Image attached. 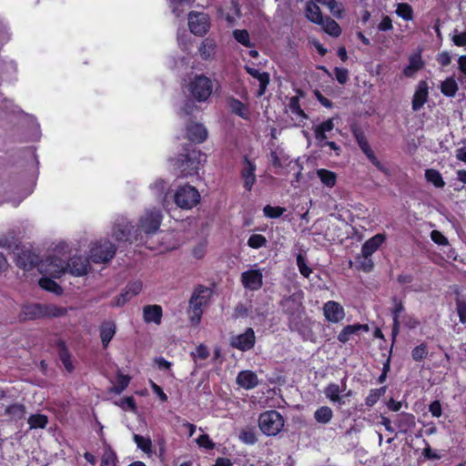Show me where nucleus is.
<instances>
[{"instance_id":"f257e3e1","label":"nucleus","mask_w":466,"mask_h":466,"mask_svg":"<svg viewBox=\"0 0 466 466\" xmlns=\"http://www.w3.org/2000/svg\"><path fill=\"white\" fill-rule=\"evenodd\" d=\"M162 221V215L157 209H148L139 219L138 228L132 233L131 229L133 227L130 222L125 217L117 218L115 221L113 229H112V237L118 243L122 242H129L132 243L134 241L144 240L142 233L148 236L156 233Z\"/></svg>"},{"instance_id":"f03ea898","label":"nucleus","mask_w":466,"mask_h":466,"mask_svg":"<svg viewBox=\"0 0 466 466\" xmlns=\"http://www.w3.org/2000/svg\"><path fill=\"white\" fill-rule=\"evenodd\" d=\"M212 295L211 289L198 287L189 300L188 314L193 323H199L203 313V307L207 306Z\"/></svg>"},{"instance_id":"7ed1b4c3","label":"nucleus","mask_w":466,"mask_h":466,"mask_svg":"<svg viewBox=\"0 0 466 466\" xmlns=\"http://www.w3.org/2000/svg\"><path fill=\"white\" fill-rule=\"evenodd\" d=\"M205 161L206 156L199 150L192 148L187 149V154L181 155L175 165L180 169L182 176L187 177L196 174Z\"/></svg>"},{"instance_id":"20e7f679","label":"nucleus","mask_w":466,"mask_h":466,"mask_svg":"<svg viewBox=\"0 0 466 466\" xmlns=\"http://www.w3.org/2000/svg\"><path fill=\"white\" fill-rule=\"evenodd\" d=\"M284 422L283 416L274 410H267L258 417V427L267 436L278 435L282 431Z\"/></svg>"},{"instance_id":"39448f33","label":"nucleus","mask_w":466,"mask_h":466,"mask_svg":"<svg viewBox=\"0 0 466 466\" xmlns=\"http://www.w3.org/2000/svg\"><path fill=\"white\" fill-rule=\"evenodd\" d=\"M188 91L198 102H206L213 91L212 81L206 76L198 75L189 82Z\"/></svg>"},{"instance_id":"423d86ee","label":"nucleus","mask_w":466,"mask_h":466,"mask_svg":"<svg viewBox=\"0 0 466 466\" xmlns=\"http://www.w3.org/2000/svg\"><path fill=\"white\" fill-rule=\"evenodd\" d=\"M199 200L200 194L198 190L195 187L189 185L179 187L174 195V201L176 205L182 209L193 208L198 205Z\"/></svg>"},{"instance_id":"0eeeda50","label":"nucleus","mask_w":466,"mask_h":466,"mask_svg":"<svg viewBox=\"0 0 466 466\" xmlns=\"http://www.w3.org/2000/svg\"><path fill=\"white\" fill-rule=\"evenodd\" d=\"M38 270L42 275L56 279L66 271V259L54 254L48 256L38 264Z\"/></svg>"},{"instance_id":"6e6552de","label":"nucleus","mask_w":466,"mask_h":466,"mask_svg":"<svg viewBox=\"0 0 466 466\" xmlns=\"http://www.w3.org/2000/svg\"><path fill=\"white\" fill-rule=\"evenodd\" d=\"M116 254V247L108 239L95 242L90 248V258L94 263H106Z\"/></svg>"},{"instance_id":"1a4fd4ad","label":"nucleus","mask_w":466,"mask_h":466,"mask_svg":"<svg viewBox=\"0 0 466 466\" xmlns=\"http://www.w3.org/2000/svg\"><path fill=\"white\" fill-rule=\"evenodd\" d=\"M188 26L196 35H205L209 28L208 15L202 12H191L188 15Z\"/></svg>"},{"instance_id":"9d476101","label":"nucleus","mask_w":466,"mask_h":466,"mask_svg":"<svg viewBox=\"0 0 466 466\" xmlns=\"http://www.w3.org/2000/svg\"><path fill=\"white\" fill-rule=\"evenodd\" d=\"M256 336L253 329L248 328L243 333L231 336L230 345L241 351H247L255 345Z\"/></svg>"},{"instance_id":"9b49d317","label":"nucleus","mask_w":466,"mask_h":466,"mask_svg":"<svg viewBox=\"0 0 466 466\" xmlns=\"http://www.w3.org/2000/svg\"><path fill=\"white\" fill-rule=\"evenodd\" d=\"M322 309L325 319L331 323H339L342 321L346 316L343 306L334 300L325 302Z\"/></svg>"},{"instance_id":"f8f14e48","label":"nucleus","mask_w":466,"mask_h":466,"mask_svg":"<svg viewBox=\"0 0 466 466\" xmlns=\"http://www.w3.org/2000/svg\"><path fill=\"white\" fill-rule=\"evenodd\" d=\"M143 284L140 280H135L129 282L126 288L122 290L119 296H117L113 301L112 305L115 307H121L129 301L133 297L139 294L142 290Z\"/></svg>"},{"instance_id":"ddd939ff","label":"nucleus","mask_w":466,"mask_h":466,"mask_svg":"<svg viewBox=\"0 0 466 466\" xmlns=\"http://www.w3.org/2000/svg\"><path fill=\"white\" fill-rule=\"evenodd\" d=\"M241 282L245 289L258 290L263 285L261 269H248L241 274Z\"/></svg>"},{"instance_id":"4468645a","label":"nucleus","mask_w":466,"mask_h":466,"mask_svg":"<svg viewBox=\"0 0 466 466\" xmlns=\"http://www.w3.org/2000/svg\"><path fill=\"white\" fill-rule=\"evenodd\" d=\"M356 140L358 142L359 147L366 155L368 159L381 172L386 175H390V170L382 164L375 156L374 152L370 148L367 139L361 134H356Z\"/></svg>"},{"instance_id":"2eb2a0df","label":"nucleus","mask_w":466,"mask_h":466,"mask_svg":"<svg viewBox=\"0 0 466 466\" xmlns=\"http://www.w3.org/2000/svg\"><path fill=\"white\" fill-rule=\"evenodd\" d=\"M66 270L74 276L86 275L89 268L90 264L88 258L82 256H74L68 262H66Z\"/></svg>"},{"instance_id":"dca6fc26","label":"nucleus","mask_w":466,"mask_h":466,"mask_svg":"<svg viewBox=\"0 0 466 466\" xmlns=\"http://www.w3.org/2000/svg\"><path fill=\"white\" fill-rule=\"evenodd\" d=\"M287 112L296 126H303L308 118V116L301 109L299 99L297 96H292L289 99Z\"/></svg>"},{"instance_id":"f3484780","label":"nucleus","mask_w":466,"mask_h":466,"mask_svg":"<svg viewBox=\"0 0 466 466\" xmlns=\"http://www.w3.org/2000/svg\"><path fill=\"white\" fill-rule=\"evenodd\" d=\"M368 332L369 326L366 324H353L345 326L338 335V340L341 343H347L354 336L359 335L360 332Z\"/></svg>"},{"instance_id":"a211bd4d","label":"nucleus","mask_w":466,"mask_h":466,"mask_svg":"<svg viewBox=\"0 0 466 466\" xmlns=\"http://www.w3.org/2000/svg\"><path fill=\"white\" fill-rule=\"evenodd\" d=\"M237 384L245 390H252L258 385V378L252 370H242L236 378Z\"/></svg>"},{"instance_id":"6ab92c4d","label":"nucleus","mask_w":466,"mask_h":466,"mask_svg":"<svg viewBox=\"0 0 466 466\" xmlns=\"http://www.w3.org/2000/svg\"><path fill=\"white\" fill-rule=\"evenodd\" d=\"M255 171L256 165L246 157L241 169V177L243 179L244 187L248 191L252 189L256 182Z\"/></svg>"},{"instance_id":"aec40b11","label":"nucleus","mask_w":466,"mask_h":466,"mask_svg":"<svg viewBox=\"0 0 466 466\" xmlns=\"http://www.w3.org/2000/svg\"><path fill=\"white\" fill-rule=\"evenodd\" d=\"M324 395L333 404H337L339 407L345 405L346 401L344 396H342L343 389L336 383H329L324 389Z\"/></svg>"},{"instance_id":"412c9836","label":"nucleus","mask_w":466,"mask_h":466,"mask_svg":"<svg viewBox=\"0 0 466 466\" xmlns=\"http://www.w3.org/2000/svg\"><path fill=\"white\" fill-rule=\"evenodd\" d=\"M38 258L30 250H21L16 255V265L25 269L29 270L35 265L38 267Z\"/></svg>"},{"instance_id":"4be33fe9","label":"nucleus","mask_w":466,"mask_h":466,"mask_svg":"<svg viewBox=\"0 0 466 466\" xmlns=\"http://www.w3.org/2000/svg\"><path fill=\"white\" fill-rule=\"evenodd\" d=\"M424 66V62L420 52L412 54L409 57V64L404 67L403 74L407 77H412Z\"/></svg>"},{"instance_id":"5701e85b","label":"nucleus","mask_w":466,"mask_h":466,"mask_svg":"<svg viewBox=\"0 0 466 466\" xmlns=\"http://www.w3.org/2000/svg\"><path fill=\"white\" fill-rule=\"evenodd\" d=\"M428 98V86L425 81H420L417 86L412 99V109L418 111L426 103Z\"/></svg>"},{"instance_id":"b1692460","label":"nucleus","mask_w":466,"mask_h":466,"mask_svg":"<svg viewBox=\"0 0 466 466\" xmlns=\"http://www.w3.org/2000/svg\"><path fill=\"white\" fill-rule=\"evenodd\" d=\"M245 69L250 76L256 78L259 83L258 96H263L269 83V75L267 72H259V70L248 66H245Z\"/></svg>"},{"instance_id":"393cba45","label":"nucleus","mask_w":466,"mask_h":466,"mask_svg":"<svg viewBox=\"0 0 466 466\" xmlns=\"http://www.w3.org/2000/svg\"><path fill=\"white\" fill-rule=\"evenodd\" d=\"M187 135L189 140L201 143L207 138L208 132L203 125L192 123L187 127Z\"/></svg>"},{"instance_id":"a878e982","label":"nucleus","mask_w":466,"mask_h":466,"mask_svg":"<svg viewBox=\"0 0 466 466\" xmlns=\"http://www.w3.org/2000/svg\"><path fill=\"white\" fill-rule=\"evenodd\" d=\"M386 238L383 234H377L368 239L361 248V254L365 257H370L385 241Z\"/></svg>"},{"instance_id":"bb28decb","label":"nucleus","mask_w":466,"mask_h":466,"mask_svg":"<svg viewBox=\"0 0 466 466\" xmlns=\"http://www.w3.org/2000/svg\"><path fill=\"white\" fill-rule=\"evenodd\" d=\"M143 318L147 323L160 324L162 309L158 305H148L143 309Z\"/></svg>"},{"instance_id":"cd10ccee","label":"nucleus","mask_w":466,"mask_h":466,"mask_svg":"<svg viewBox=\"0 0 466 466\" xmlns=\"http://www.w3.org/2000/svg\"><path fill=\"white\" fill-rule=\"evenodd\" d=\"M334 118H329L314 127V135L318 143L324 142L328 138L327 133L333 130Z\"/></svg>"},{"instance_id":"c85d7f7f","label":"nucleus","mask_w":466,"mask_h":466,"mask_svg":"<svg viewBox=\"0 0 466 466\" xmlns=\"http://www.w3.org/2000/svg\"><path fill=\"white\" fill-rule=\"evenodd\" d=\"M228 104L232 113L246 120L249 118L250 111L247 105L233 97L228 99Z\"/></svg>"},{"instance_id":"c756f323","label":"nucleus","mask_w":466,"mask_h":466,"mask_svg":"<svg viewBox=\"0 0 466 466\" xmlns=\"http://www.w3.org/2000/svg\"><path fill=\"white\" fill-rule=\"evenodd\" d=\"M305 12L307 18L310 22L317 25L323 22L324 17L322 16L321 11L314 1L309 0L307 2Z\"/></svg>"},{"instance_id":"7c9ffc66","label":"nucleus","mask_w":466,"mask_h":466,"mask_svg":"<svg viewBox=\"0 0 466 466\" xmlns=\"http://www.w3.org/2000/svg\"><path fill=\"white\" fill-rule=\"evenodd\" d=\"M116 334V324L113 321H105L100 326V338L104 348H106Z\"/></svg>"},{"instance_id":"2f4dec72","label":"nucleus","mask_w":466,"mask_h":466,"mask_svg":"<svg viewBox=\"0 0 466 466\" xmlns=\"http://www.w3.org/2000/svg\"><path fill=\"white\" fill-rule=\"evenodd\" d=\"M5 414L8 416L11 420L17 421L25 418L26 409L22 403H14L5 408Z\"/></svg>"},{"instance_id":"473e14b6","label":"nucleus","mask_w":466,"mask_h":466,"mask_svg":"<svg viewBox=\"0 0 466 466\" xmlns=\"http://www.w3.org/2000/svg\"><path fill=\"white\" fill-rule=\"evenodd\" d=\"M270 161L275 167L283 168L290 165L289 157L280 149L270 152Z\"/></svg>"},{"instance_id":"72a5a7b5","label":"nucleus","mask_w":466,"mask_h":466,"mask_svg":"<svg viewBox=\"0 0 466 466\" xmlns=\"http://www.w3.org/2000/svg\"><path fill=\"white\" fill-rule=\"evenodd\" d=\"M395 423L400 432H407L415 426V419L412 414L400 413L397 416Z\"/></svg>"},{"instance_id":"f704fd0d","label":"nucleus","mask_w":466,"mask_h":466,"mask_svg":"<svg viewBox=\"0 0 466 466\" xmlns=\"http://www.w3.org/2000/svg\"><path fill=\"white\" fill-rule=\"evenodd\" d=\"M440 89L444 96L453 97L459 86L454 77L450 76L441 83Z\"/></svg>"},{"instance_id":"c9c22d12","label":"nucleus","mask_w":466,"mask_h":466,"mask_svg":"<svg viewBox=\"0 0 466 466\" xmlns=\"http://www.w3.org/2000/svg\"><path fill=\"white\" fill-rule=\"evenodd\" d=\"M53 278L43 275V277L39 279V286L47 291L53 292L54 294L60 295L63 292L62 288L52 279Z\"/></svg>"},{"instance_id":"e433bc0d","label":"nucleus","mask_w":466,"mask_h":466,"mask_svg":"<svg viewBox=\"0 0 466 466\" xmlns=\"http://www.w3.org/2000/svg\"><path fill=\"white\" fill-rule=\"evenodd\" d=\"M24 319H36L45 317L44 305L33 304L25 306L22 309Z\"/></svg>"},{"instance_id":"4c0bfd02","label":"nucleus","mask_w":466,"mask_h":466,"mask_svg":"<svg viewBox=\"0 0 466 466\" xmlns=\"http://www.w3.org/2000/svg\"><path fill=\"white\" fill-rule=\"evenodd\" d=\"M317 176L321 183L327 187H333L337 182V175L328 169L320 168L317 170Z\"/></svg>"},{"instance_id":"58836bf2","label":"nucleus","mask_w":466,"mask_h":466,"mask_svg":"<svg viewBox=\"0 0 466 466\" xmlns=\"http://www.w3.org/2000/svg\"><path fill=\"white\" fill-rule=\"evenodd\" d=\"M425 179L428 183L432 184L435 187L442 188L445 186V182L441 174L433 168L425 170Z\"/></svg>"},{"instance_id":"ea45409f","label":"nucleus","mask_w":466,"mask_h":466,"mask_svg":"<svg viewBox=\"0 0 466 466\" xmlns=\"http://www.w3.org/2000/svg\"><path fill=\"white\" fill-rule=\"evenodd\" d=\"M159 252L176 249L179 246V242L176 239L174 233H166L161 238Z\"/></svg>"},{"instance_id":"a19ab883","label":"nucleus","mask_w":466,"mask_h":466,"mask_svg":"<svg viewBox=\"0 0 466 466\" xmlns=\"http://www.w3.org/2000/svg\"><path fill=\"white\" fill-rule=\"evenodd\" d=\"M333 417L332 410L328 406H321L314 412V419L321 424L329 423Z\"/></svg>"},{"instance_id":"79ce46f5","label":"nucleus","mask_w":466,"mask_h":466,"mask_svg":"<svg viewBox=\"0 0 466 466\" xmlns=\"http://www.w3.org/2000/svg\"><path fill=\"white\" fill-rule=\"evenodd\" d=\"M319 25L322 26L323 30L327 34L332 36L337 37L341 34V29L339 24L329 17L324 18L323 22L319 23Z\"/></svg>"},{"instance_id":"37998d69","label":"nucleus","mask_w":466,"mask_h":466,"mask_svg":"<svg viewBox=\"0 0 466 466\" xmlns=\"http://www.w3.org/2000/svg\"><path fill=\"white\" fill-rule=\"evenodd\" d=\"M283 308L288 314L293 316L300 312L302 306L296 299L289 297L283 301Z\"/></svg>"},{"instance_id":"c03bdc74","label":"nucleus","mask_w":466,"mask_h":466,"mask_svg":"<svg viewBox=\"0 0 466 466\" xmlns=\"http://www.w3.org/2000/svg\"><path fill=\"white\" fill-rule=\"evenodd\" d=\"M30 429H44L47 422V417L43 414L31 415L27 420Z\"/></svg>"},{"instance_id":"a18cd8bd","label":"nucleus","mask_w":466,"mask_h":466,"mask_svg":"<svg viewBox=\"0 0 466 466\" xmlns=\"http://www.w3.org/2000/svg\"><path fill=\"white\" fill-rule=\"evenodd\" d=\"M428 353V345L422 342L411 350V358L414 361H422L426 359Z\"/></svg>"},{"instance_id":"49530a36","label":"nucleus","mask_w":466,"mask_h":466,"mask_svg":"<svg viewBox=\"0 0 466 466\" xmlns=\"http://www.w3.org/2000/svg\"><path fill=\"white\" fill-rule=\"evenodd\" d=\"M404 310V307L400 302H398L397 300L394 301V308L392 310L393 315V329L392 333L396 334L399 331L400 329V313Z\"/></svg>"},{"instance_id":"de8ad7c7","label":"nucleus","mask_w":466,"mask_h":466,"mask_svg":"<svg viewBox=\"0 0 466 466\" xmlns=\"http://www.w3.org/2000/svg\"><path fill=\"white\" fill-rule=\"evenodd\" d=\"M234 38L246 47H251L253 44L250 41L249 34L247 30L236 29L233 31Z\"/></svg>"},{"instance_id":"09e8293b","label":"nucleus","mask_w":466,"mask_h":466,"mask_svg":"<svg viewBox=\"0 0 466 466\" xmlns=\"http://www.w3.org/2000/svg\"><path fill=\"white\" fill-rule=\"evenodd\" d=\"M396 14L406 21L412 20L413 18V11L411 6L405 3L398 4Z\"/></svg>"},{"instance_id":"8fccbe9b","label":"nucleus","mask_w":466,"mask_h":466,"mask_svg":"<svg viewBox=\"0 0 466 466\" xmlns=\"http://www.w3.org/2000/svg\"><path fill=\"white\" fill-rule=\"evenodd\" d=\"M133 439L137 447L144 452L148 453L151 451L152 442L149 438H146L138 434H134Z\"/></svg>"},{"instance_id":"3c124183","label":"nucleus","mask_w":466,"mask_h":466,"mask_svg":"<svg viewBox=\"0 0 466 466\" xmlns=\"http://www.w3.org/2000/svg\"><path fill=\"white\" fill-rule=\"evenodd\" d=\"M285 211H286V209L284 208L272 207L270 205H267L263 208V213H264L265 217L269 218H278L281 217Z\"/></svg>"},{"instance_id":"603ef678","label":"nucleus","mask_w":466,"mask_h":466,"mask_svg":"<svg viewBox=\"0 0 466 466\" xmlns=\"http://www.w3.org/2000/svg\"><path fill=\"white\" fill-rule=\"evenodd\" d=\"M45 316L47 317H60L66 313V309L57 307L56 305H44Z\"/></svg>"},{"instance_id":"864d4df0","label":"nucleus","mask_w":466,"mask_h":466,"mask_svg":"<svg viewBox=\"0 0 466 466\" xmlns=\"http://www.w3.org/2000/svg\"><path fill=\"white\" fill-rule=\"evenodd\" d=\"M207 247L208 243L205 240L197 243L191 250L192 257L196 259L203 258L207 253Z\"/></svg>"},{"instance_id":"5fc2aeb1","label":"nucleus","mask_w":466,"mask_h":466,"mask_svg":"<svg viewBox=\"0 0 466 466\" xmlns=\"http://www.w3.org/2000/svg\"><path fill=\"white\" fill-rule=\"evenodd\" d=\"M215 48V45L211 40L206 39L202 42L200 47H199V53L200 56L204 59H208L213 54Z\"/></svg>"},{"instance_id":"6e6d98bb","label":"nucleus","mask_w":466,"mask_h":466,"mask_svg":"<svg viewBox=\"0 0 466 466\" xmlns=\"http://www.w3.org/2000/svg\"><path fill=\"white\" fill-rule=\"evenodd\" d=\"M116 456L115 452L110 449H106L102 456L100 466H116Z\"/></svg>"},{"instance_id":"4d7b16f0","label":"nucleus","mask_w":466,"mask_h":466,"mask_svg":"<svg viewBox=\"0 0 466 466\" xmlns=\"http://www.w3.org/2000/svg\"><path fill=\"white\" fill-rule=\"evenodd\" d=\"M267 243V239L263 235L253 234L248 240V245L252 248H259L264 247Z\"/></svg>"},{"instance_id":"13d9d810","label":"nucleus","mask_w":466,"mask_h":466,"mask_svg":"<svg viewBox=\"0 0 466 466\" xmlns=\"http://www.w3.org/2000/svg\"><path fill=\"white\" fill-rule=\"evenodd\" d=\"M169 6L172 9V12L179 16L184 11L185 7L187 5L188 0H168Z\"/></svg>"},{"instance_id":"bf43d9fd","label":"nucleus","mask_w":466,"mask_h":466,"mask_svg":"<svg viewBox=\"0 0 466 466\" xmlns=\"http://www.w3.org/2000/svg\"><path fill=\"white\" fill-rule=\"evenodd\" d=\"M358 267L365 272H369L373 268V262L370 257H365L362 254L356 258Z\"/></svg>"},{"instance_id":"052dcab7","label":"nucleus","mask_w":466,"mask_h":466,"mask_svg":"<svg viewBox=\"0 0 466 466\" xmlns=\"http://www.w3.org/2000/svg\"><path fill=\"white\" fill-rule=\"evenodd\" d=\"M129 381V376L119 374L116 377V385L113 388V391L117 394L121 393L128 386Z\"/></svg>"},{"instance_id":"680f3d73","label":"nucleus","mask_w":466,"mask_h":466,"mask_svg":"<svg viewBox=\"0 0 466 466\" xmlns=\"http://www.w3.org/2000/svg\"><path fill=\"white\" fill-rule=\"evenodd\" d=\"M384 392L385 388L375 389L370 390V394L367 396L365 400L366 405L370 407L373 406L379 400V399L384 394Z\"/></svg>"},{"instance_id":"e2e57ef3","label":"nucleus","mask_w":466,"mask_h":466,"mask_svg":"<svg viewBox=\"0 0 466 466\" xmlns=\"http://www.w3.org/2000/svg\"><path fill=\"white\" fill-rule=\"evenodd\" d=\"M191 356L195 361L198 360H204L209 356V350L205 345L201 344L191 353Z\"/></svg>"},{"instance_id":"0e129e2a","label":"nucleus","mask_w":466,"mask_h":466,"mask_svg":"<svg viewBox=\"0 0 466 466\" xmlns=\"http://www.w3.org/2000/svg\"><path fill=\"white\" fill-rule=\"evenodd\" d=\"M456 309L461 323H466V300L458 298L456 301Z\"/></svg>"},{"instance_id":"69168bd1","label":"nucleus","mask_w":466,"mask_h":466,"mask_svg":"<svg viewBox=\"0 0 466 466\" xmlns=\"http://www.w3.org/2000/svg\"><path fill=\"white\" fill-rule=\"evenodd\" d=\"M431 238L440 246H447L449 244L448 238L439 230H432L431 232Z\"/></svg>"},{"instance_id":"338daca9","label":"nucleus","mask_w":466,"mask_h":466,"mask_svg":"<svg viewBox=\"0 0 466 466\" xmlns=\"http://www.w3.org/2000/svg\"><path fill=\"white\" fill-rule=\"evenodd\" d=\"M297 265L301 275L309 278L312 270L307 266L305 258L301 255L297 257Z\"/></svg>"},{"instance_id":"774afa93","label":"nucleus","mask_w":466,"mask_h":466,"mask_svg":"<svg viewBox=\"0 0 466 466\" xmlns=\"http://www.w3.org/2000/svg\"><path fill=\"white\" fill-rule=\"evenodd\" d=\"M452 41L457 46L466 47V32L459 33L457 30L454 31Z\"/></svg>"}]
</instances>
